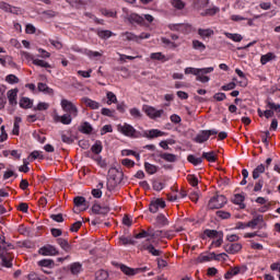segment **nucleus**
Listing matches in <instances>:
<instances>
[{
  "label": "nucleus",
  "instance_id": "nucleus-37",
  "mask_svg": "<svg viewBox=\"0 0 280 280\" xmlns=\"http://www.w3.org/2000/svg\"><path fill=\"white\" fill-rule=\"evenodd\" d=\"M124 36L125 40H133L135 43H139V36L135 35L130 32H125L121 34Z\"/></svg>",
  "mask_w": 280,
  "mask_h": 280
},
{
  "label": "nucleus",
  "instance_id": "nucleus-58",
  "mask_svg": "<svg viewBox=\"0 0 280 280\" xmlns=\"http://www.w3.org/2000/svg\"><path fill=\"white\" fill-rule=\"evenodd\" d=\"M198 82H202L203 84L209 82V77H207V73H199L197 74Z\"/></svg>",
  "mask_w": 280,
  "mask_h": 280
},
{
  "label": "nucleus",
  "instance_id": "nucleus-5",
  "mask_svg": "<svg viewBox=\"0 0 280 280\" xmlns=\"http://www.w3.org/2000/svg\"><path fill=\"white\" fill-rule=\"evenodd\" d=\"M61 108L65 110V113H68L67 115H70L72 117H78V107L73 102L68 100L61 101Z\"/></svg>",
  "mask_w": 280,
  "mask_h": 280
},
{
  "label": "nucleus",
  "instance_id": "nucleus-46",
  "mask_svg": "<svg viewBox=\"0 0 280 280\" xmlns=\"http://www.w3.org/2000/svg\"><path fill=\"white\" fill-rule=\"evenodd\" d=\"M151 60H162V62H165V55L163 52H153L150 56Z\"/></svg>",
  "mask_w": 280,
  "mask_h": 280
},
{
  "label": "nucleus",
  "instance_id": "nucleus-25",
  "mask_svg": "<svg viewBox=\"0 0 280 280\" xmlns=\"http://www.w3.org/2000/svg\"><path fill=\"white\" fill-rule=\"evenodd\" d=\"M57 244H59L60 248H62V250H66V253H69L71 250V245L65 238H58Z\"/></svg>",
  "mask_w": 280,
  "mask_h": 280
},
{
  "label": "nucleus",
  "instance_id": "nucleus-35",
  "mask_svg": "<svg viewBox=\"0 0 280 280\" xmlns=\"http://www.w3.org/2000/svg\"><path fill=\"white\" fill-rule=\"evenodd\" d=\"M144 250H148L151 255H153V257H159V255H161V250L154 248V245L150 244L148 246H143Z\"/></svg>",
  "mask_w": 280,
  "mask_h": 280
},
{
  "label": "nucleus",
  "instance_id": "nucleus-3",
  "mask_svg": "<svg viewBox=\"0 0 280 280\" xmlns=\"http://www.w3.org/2000/svg\"><path fill=\"white\" fill-rule=\"evenodd\" d=\"M156 237H163V231H155L153 228H148L147 230H141L140 233L135 235L136 240L145 238L147 242H150V240H156Z\"/></svg>",
  "mask_w": 280,
  "mask_h": 280
},
{
  "label": "nucleus",
  "instance_id": "nucleus-20",
  "mask_svg": "<svg viewBox=\"0 0 280 280\" xmlns=\"http://www.w3.org/2000/svg\"><path fill=\"white\" fill-rule=\"evenodd\" d=\"M75 207H80L81 211H86L89 206L86 205V199L84 197H75L74 198Z\"/></svg>",
  "mask_w": 280,
  "mask_h": 280
},
{
  "label": "nucleus",
  "instance_id": "nucleus-26",
  "mask_svg": "<svg viewBox=\"0 0 280 280\" xmlns=\"http://www.w3.org/2000/svg\"><path fill=\"white\" fill-rule=\"evenodd\" d=\"M144 170H145L147 174H151L152 175V174H156V172H159V166L145 162L144 163Z\"/></svg>",
  "mask_w": 280,
  "mask_h": 280
},
{
  "label": "nucleus",
  "instance_id": "nucleus-18",
  "mask_svg": "<svg viewBox=\"0 0 280 280\" xmlns=\"http://www.w3.org/2000/svg\"><path fill=\"white\" fill-rule=\"evenodd\" d=\"M196 143H205L206 141H209V133L207 130H201L194 139Z\"/></svg>",
  "mask_w": 280,
  "mask_h": 280
},
{
  "label": "nucleus",
  "instance_id": "nucleus-54",
  "mask_svg": "<svg viewBox=\"0 0 280 280\" xmlns=\"http://www.w3.org/2000/svg\"><path fill=\"white\" fill-rule=\"evenodd\" d=\"M130 115L131 117H135V119H141V117H143V115L141 114V110H139L138 108H131Z\"/></svg>",
  "mask_w": 280,
  "mask_h": 280
},
{
  "label": "nucleus",
  "instance_id": "nucleus-14",
  "mask_svg": "<svg viewBox=\"0 0 280 280\" xmlns=\"http://www.w3.org/2000/svg\"><path fill=\"white\" fill-rule=\"evenodd\" d=\"M240 250H242V244L240 243H232L225 246V253H229V255H236Z\"/></svg>",
  "mask_w": 280,
  "mask_h": 280
},
{
  "label": "nucleus",
  "instance_id": "nucleus-39",
  "mask_svg": "<svg viewBox=\"0 0 280 280\" xmlns=\"http://www.w3.org/2000/svg\"><path fill=\"white\" fill-rule=\"evenodd\" d=\"M226 38H230L231 40H234V43H242V37L241 34H233V33H224Z\"/></svg>",
  "mask_w": 280,
  "mask_h": 280
},
{
  "label": "nucleus",
  "instance_id": "nucleus-13",
  "mask_svg": "<svg viewBox=\"0 0 280 280\" xmlns=\"http://www.w3.org/2000/svg\"><path fill=\"white\" fill-rule=\"evenodd\" d=\"M213 71V67L210 68H202V69H198V68H186L185 69V74L186 75H198L199 73H211Z\"/></svg>",
  "mask_w": 280,
  "mask_h": 280
},
{
  "label": "nucleus",
  "instance_id": "nucleus-53",
  "mask_svg": "<svg viewBox=\"0 0 280 280\" xmlns=\"http://www.w3.org/2000/svg\"><path fill=\"white\" fill-rule=\"evenodd\" d=\"M80 270H82V265H80V262H74L71 265L72 275H78Z\"/></svg>",
  "mask_w": 280,
  "mask_h": 280
},
{
  "label": "nucleus",
  "instance_id": "nucleus-30",
  "mask_svg": "<svg viewBox=\"0 0 280 280\" xmlns=\"http://www.w3.org/2000/svg\"><path fill=\"white\" fill-rule=\"evenodd\" d=\"M37 89L42 93H47L48 95H54V90L51 88L47 86V84H45V83H38Z\"/></svg>",
  "mask_w": 280,
  "mask_h": 280
},
{
  "label": "nucleus",
  "instance_id": "nucleus-23",
  "mask_svg": "<svg viewBox=\"0 0 280 280\" xmlns=\"http://www.w3.org/2000/svg\"><path fill=\"white\" fill-rule=\"evenodd\" d=\"M214 32L211 28H199L198 30V35L201 38H211V36H213Z\"/></svg>",
  "mask_w": 280,
  "mask_h": 280
},
{
  "label": "nucleus",
  "instance_id": "nucleus-19",
  "mask_svg": "<svg viewBox=\"0 0 280 280\" xmlns=\"http://www.w3.org/2000/svg\"><path fill=\"white\" fill-rule=\"evenodd\" d=\"M160 159H163V161H166V163H176L178 161V156L174 153H160Z\"/></svg>",
  "mask_w": 280,
  "mask_h": 280
},
{
  "label": "nucleus",
  "instance_id": "nucleus-7",
  "mask_svg": "<svg viewBox=\"0 0 280 280\" xmlns=\"http://www.w3.org/2000/svg\"><path fill=\"white\" fill-rule=\"evenodd\" d=\"M246 270H248V267H246V265H243L241 267H231L230 270L224 275V279H233V277L240 275V272H246Z\"/></svg>",
  "mask_w": 280,
  "mask_h": 280
},
{
  "label": "nucleus",
  "instance_id": "nucleus-51",
  "mask_svg": "<svg viewBox=\"0 0 280 280\" xmlns=\"http://www.w3.org/2000/svg\"><path fill=\"white\" fill-rule=\"evenodd\" d=\"M121 154H122V156H136V159H140V155H139V153H137V152H135V151H132V150H122L121 151Z\"/></svg>",
  "mask_w": 280,
  "mask_h": 280
},
{
  "label": "nucleus",
  "instance_id": "nucleus-33",
  "mask_svg": "<svg viewBox=\"0 0 280 280\" xmlns=\"http://www.w3.org/2000/svg\"><path fill=\"white\" fill-rule=\"evenodd\" d=\"M21 121H23L21 119V117L14 118L12 135L19 136V130L21 128Z\"/></svg>",
  "mask_w": 280,
  "mask_h": 280
},
{
  "label": "nucleus",
  "instance_id": "nucleus-16",
  "mask_svg": "<svg viewBox=\"0 0 280 280\" xmlns=\"http://www.w3.org/2000/svg\"><path fill=\"white\" fill-rule=\"evenodd\" d=\"M160 209H165V201L163 199H156L154 202L150 205L151 213H156Z\"/></svg>",
  "mask_w": 280,
  "mask_h": 280
},
{
  "label": "nucleus",
  "instance_id": "nucleus-38",
  "mask_svg": "<svg viewBox=\"0 0 280 280\" xmlns=\"http://www.w3.org/2000/svg\"><path fill=\"white\" fill-rule=\"evenodd\" d=\"M106 97H107L106 104L108 106H110V104H117V102H118L117 101V95H115V93H113V92H107Z\"/></svg>",
  "mask_w": 280,
  "mask_h": 280
},
{
  "label": "nucleus",
  "instance_id": "nucleus-4",
  "mask_svg": "<svg viewBox=\"0 0 280 280\" xmlns=\"http://www.w3.org/2000/svg\"><path fill=\"white\" fill-rule=\"evenodd\" d=\"M226 205V197L223 195H215L208 202V209H222Z\"/></svg>",
  "mask_w": 280,
  "mask_h": 280
},
{
  "label": "nucleus",
  "instance_id": "nucleus-10",
  "mask_svg": "<svg viewBox=\"0 0 280 280\" xmlns=\"http://www.w3.org/2000/svg\"><path fill=\"white\" fill-rule=\"evenodd\" d=\"M110 212V208L108 206H102L100 203H94L92 206V213H95L96 215H108Z\"/></svg>",
  "mask_w": 280,
  "mask_h": 280
},
{
  "label": "nucleus",
  "instance_id": "nucleus-17",
  "mask_svg": "<svg viewBox=\"0 0 280 280\" xmlns=\"http://www.w3.org/2000/svg\"><path fill=\"white\" fill-rule=\"evenodd\" d=\"M16 95H19V90L18 89L8 91L7 97L9 100V104H11V106H16V104H18Z\"/></svg>",
  "mask_w": 280,
  "mask_h": 280
},
{
  "label": "nucleus",
  "instance_id": "nucleus-48",
  "mask_svg": "<svg viewBox=\"0 0 280 280\" xmlns=\"http://www.w3.org/2000/svg\"><path fill=\"white\" fill-rule=\"evenodd\" d=\"M187 161H188V163H191L192 165H200V163H202L201 158H195L194 155H188Z\"/></svg>",
  "mask_w": 280,
  "mask_h": 280
},
{
  "label": "nucleus",
  "instance_id": "nucleus-59",
  "mask_svg": "<svg viewBox=\"0 0 280 280\" xmlns=\"http://www.w3.org/2000/svg\"><path fill=\"white\" fill-rule=\"evenodd\" d=\"M208 5H209V0L197 1V10H202V8H207Z\"/></svg>",
  "mask_w": 280,
  "mask_h": 280
},
{
  "label": "nucleus",
  "instance_id": "nucleus-57",
  "mask_svg": "<svg viewBox=\"0 0 280 280\" xmlns=\"http://www.w3.org/2000/svg\"><path fill=\"white\" fill-rule=\"evenodd\" d=\"M172 5L176 8V10H183L185 8V2L182 0H173Z\"/></svg>",
  "mask_w": 280,
  "mask_h": 280
},
{
  "label": "nucleus",
  "instance_id": "nucleus-21",
  "mask_svg": "<svg viewBox=\"0 0 280 280\" xmlns=\"http://www.w3.org/2000/svg\"><path fill=\"white\" fill-rule=\"evenodd\" d=\"M82 102L85 104V106H88L92 110H97V108H100V103H97V101H93L89 97H84L82 98Z\"/></svg>",
  "mask_w": 280,
  "mask_h": 280
},
{
  "label": "nucleus",
  "instance_id": "nucleus-43",
  "mask_svg": "<svg viewBox=\"0 0 280 280\" xmlns=\"http://www.w3.org/2000/svg\"><path fill=\"white\" fill-rule=\"evenodd\" d=\"M81 132L84 135H91V132H93V127L89 122H83L81 125Z\"/></svg>",
  "mask_w": 280,
  "mask_h": 280
},
{
  "label": "nucleus",
  "instance_id": "nucleus-55",
  "mask_svg": "<svg viewBox=\"0 0 280 280\" xmlns=\"http://www.w3.org/2000/svg\"><path fill=\"white\" fill-rule=\"evenodd\" d=\"M103 54H104L103 51L89 50L86 52V56H89V58H102Z\"/></svg>",
  "mask_w": 280,
  "mask_h": 280
},
{
  "label": "nucleus",
  "instance_id": "nucleus-1",
  "mask_svg": "<svg viewBox=\"0 0 280 280\" xmlns=\"http://www.w3.org/2000/svg\"><path fill=\"white\" fill-rule=\"evenodd\" d=\"M8 243H5V236H0V259L1 266L4 268H12V261H14V255L8 252Z\"/></svg>",
  "mask_w": 280,
  "mask_h": 280
},
{
  "label": "nucleus",
  "instance_id": "nucleus-47",
  "mask_svg": "<svg viewBox=\"0 0 280 280\" xmlns=\"http://www.w3.org/2000/svg\"><path fill=\"white\" fill-rule=\"evenodd\" d=\"M192 47L194 49H199L200 51H205V49H207V46H205L202 42L197 39L192 40Z\"/></svg>",
  "mask_w": 280,
  "mask_h": 280
},
{
  "label": "nucleus",
  "instance_id": "nucleus-27",
  "mask_svg": "<svg viewBox=\"0 0 280 280\" xmlns=\"http://www.w3.org/2000/svg\"><path fill=\"white\" fill-rule=\"evenodd\" d=\"M202 159H207L209 163H215L218 161V155L213 151L211 152H203Z\"/></svg>",
  "mask_w": 280,
  "mask_h": 280
},
{
  "label": "nucleus",
  "instance_id": "nucleus-12",
  "mask_svg": "<svg viewBox=\"0 0 280 280\" xmlns=\"http://www.w3.org/2000/svg\"><path fill=\"white\" fill-rule=\"evenodd\" d=\"M118 132H121V135H125V137H135V127L124 124V125H118Z\"/></svg>",
  "mask_w": 280,
  "mask_h": 280
},
{
  "label": "nucleus",
  "instance_id": "nucleus-62",
  "mask_svg": "<svg viewBox=\"0 0 280 280\" xmlns=\"http://www.w3.org/2000/svg\"><path fill=\"white\" fill-rule=\"evenodd\" d=\"M188 183H190V185L192 187H197L198 186V178L194 175H188Z\"/></svg>",
  "mask_w": 280,
  "mask_h": 280
},
{
  "label": "nucleus",
  "instance_id": "nucleus-24",
  "mask_svg": "<svg viewBox=\"0 0 280 280\" xmlns=\"http://www.w3.org/2000/svg\"><path fill=\"white\" fill-rule=\"evenodd\" d=\"M258 224H264V215H258L252 221L247 222V226L249 229H255L256 226H258Z\"/></svg>",
  "mask_w": 280,
  "mask_h": 280
},
{
  "label": "nucleus",
  "instance_id": "nucleus-22",
  "mask_svg": "<svg viewBox=\"0 0 280 280\" xmlns=\"http://www.w3.org/2000/svg\"><path fill=\"white\" fill-rule=\"evenodd\" d=\"M118 244L119 246H128V245L135 246V240L122 235L118 237Z\"/></svg>",
  "mask_w": 280,
  "mask_h": 280
},
{
  "label": "nucleus",
  "instance_id": "nucleus-34",
  "mask_svg": "<svg viewBox=\"0 0 280 280\" xmlns=\"http://www.w3.org/2000/svg\"><path fill=\"white\" fill-rule=\"evenodd\" d=\"M163 135H165V132H163L159 129H152V130L148 131L147 137L149 139H154L156 137H163Z\"/></svg>",
  "mask_w": 280,
  "mask_h": 280
},
{
  "label": "nucleus",
  "instance_id": "nucleus-64",
  "mask_svg": "<svg viewBox=\"0 0 280 280\" xmlns=\"http://www.w3.org/2000/svg\"><path fill=\"white\" fill-rule=\"evenodd\" d=\"M47 108H49V105L47 103H38L34 110H47Z\"/></svg>",
  "mask_w": 280,
  "mask_h": 280
},
{
  "label": "nucleus",
  "instance_id": "nucleus-41",
  "mask_svg": "<svg viewBox=\"0 0 280 280\" xmlns=\"http://www.w3.org/2000/svg\"><path fill=\"white\" fill-rule=\"evenodd\" d=\"M97 36L103 39L110 38V36H113V32L108 30H98Z\"/></svg>",
  "mask_w": 280,
  "mask_h": 280
},
{
  "label": "nucleus",
  "instance_id": "nucleus-28",
  "mask_svg": "<svg viewBox=\"0 0 280 280\" xmlns=\"http://www.w3.org/2000/svg\"><path fill=\"white\" fill-rule=\"evenodd\" d=\"M275 58H277V56L275 54L268 52V54L261 56L260 62H261V65H268V62H270L271 60H275Z\"/></svg>",
  "mask_w": 280,
  "mask_h": 280
},
{
  "label": "nucleus",
  "instance_id": "nucleus-44",
  "mask_svg": "<svg viewBox=\"0 0 280 280\" xmlns=\"http://www.w3.org/2000/svg\"><path fill=\"white\" fill-rule=\"evenodd\" d=\"M52 265L54 260L51 259H43L38 261V266H40L42 268H51Z\"/></svg>",
  "mask_w": 280,
  "mask_h": 280
},
{
  "label": "nucleus",
  "instance_id": "nucleus-2",
  "mask_svg": "<svg viewBox=\"0 0 280 280\" xmlns=\"http://www.w3.org/2000/svg\"><path fill=\"white\" fill-rule=\"evenodd\" d=\"M108 174H109V177L107 180V189L109 191H113V189H115V187H117L119 183L124 180V173L117 170L116 167H113L109 170Z\"/></svg>",
  "mask_w": 280,
  "mask_h": 280
},
{
  "label": "nucleus",
  "instance_id": "nucleus-45",
  "mask_svg": "<svg viewBox=\"0 0 280 280\" xmlns=\"http://www.w3.org/2000/svg\"><path fill=\"white\" fill-rule=\"evenodd\" d=\"M129 21H131V23H138V25H141V23H143V18L139 14H131Z\"/></svg>",
  "mask_w": 280,
  "mask_h": 280
},
{
  "label": "nucleus",
  "instance_id": "nucleus-42",
  "mask_svg": "<svg viewBox=\"0 0 280 280\" xmlns=\"http://www.w3.org/2000/svg\"><path fill=\"white\" fill-rule=\"evenodd\" d=\"M101 13L103 14V16H107V19H116L117 18V12L110 11L108 9H102Z\"/></svg>",
  "mask_w": 280,
  "mask_h": 280
},
{
  "label": "nucleus",
  "instance_id": "nucleus-9",
  "mask_svg": "<svg viewBox=\"0 0 280 280\" xmlns=\"http://www.w3.org/2000/svg\"><path fill=\"white\" fill-rule=\"evenodd\" d=\"M38 254L43 255L44 257H49V256L59 255L60 253L54 245H47V246L39 248Z\"/></svg>",
  "mask_w": 280,
  "mask_h": 280
},
{
  "label": "nucleus",
  "instance_id": "nucleus-32",
  "mask_svg": "<svg viewBox=\"0 0 280 280\" xmlns=\"http://www.w3.org/2000/svg\"><path fill=\"white\" fill-rule=\"evenodd\" d=\"M218 12H220V8L213 7L210 9H207L206 11H203L201 13V16H215V14H218Z\"/></svg>",
  "mask_w": 280,
  "mask_h": 280
},
{
  "label": "nucleus",
  "instance_id": "nucleus-63",
  "mask_svg": "<svg viewBox=\"0 0 280 280\" xmlns=\"http://www.w3.org/2000/svg\"><path fill=\"white\" fill-rule=\"evenodd\" d=\"M121 164L125 165V167H135V161L132 160L124 159Z\"/></svg>",
  "mask_w": 280,
  "mask_h": 280
},
{
  "label": "nucleus",
  "instance_id": "nucleus-49",
  "mask_svg": "<svg viewBox=\"0 0 280 280\" xmlns=\"http://www.w3.org/2000/svg\"><path fill=\"white\" fill-rule=\"evenodd\" d=\"M156 222L158 224H161V226H166V224H170V222L167 221V217L163 214L158 215Z\"/></svg>",
  "mask_w": 280,
  "mask_h": 280
},
{
  "label": "nucleus",
  "instance_id": "nucleus-11",
  "mask_svg": "<svg viewBox=\"0 0 280 280\" xmlns=\"http://www.w3.org/2000/svg\"><path fill=\"white\" fill-rule=\"evenodd\" d=\"M54 121L55 124H63V126H69V124L73 121V118L70 114H63L62 116L55 114Z\"/></svg>",
  "mask_w": 280,
  "mask_h": 280
},
{
  "label": "nucleus",
  "instance_id": "nucleus-50",
  "mask_svg": "<svg viewBox=\"0 0 280 280\" xmlns=\"http://www.w3.org/2000/svg\"><path fill=\"white\" fill-rule=\"evenodd\" d=\"M217 215L218 218H220V220H229V218H231L230 212L222 211V210L217 211Z\"/></svg>",
  "mask_w": 280,
  "mask_h": 280
},
{
  "label": "nucleus",
  "instance_id": "nucleus-29",
  "mask_svg": "<svg viewBox=\"0 0 280 280\" xmlns=\"http://www.w3.org/2000/svg\"><path fill=\"white\" fill-rule=\"evenodd\" d=\"M266 172V166L264 164L258 165L254 171H253V178L257 180L259 178L260 174H264Z\"/></svg>",
  "mask_w": 280,
  "mask_h": 280
},
{
  "label": "nucleus",
  "instance_id": "nucleus-52",
  "mask_svg": "<svg viewBox=\"0 0 280 280\" xmlns=\"http://www.w3.org/2000/svg\"><path fill=\"white\" fill-rule=\"evenodd\" d=\"M5 81H7L9 84H19V79H18V77L14 75V74H9V75H7Z\"/></svg>",
  "mask_w": 280,
  "mask_h": 280
},
{
  "label": "nucleus",
  "instance_id": "nucleus-40",
  "mask_svg": "<svg viewBox=\"0 0 280 280\" xmlns=\"http://www.w3.org/2000/svg\"><path fill=\"white\" fill-rule=\"evenodd\" d=\"M95 279L96 280H106V279H108V271H106L104 269H101V270L96 271Z\"/></svg>",
  "mask_w": 280,
  "mask_h": 280
},
{
  "label": "nucleus",
  "instance_id": "nucleus-60",
  "mask_svg": "<svg viewBox=\"0 0 280 280\" xmlns=\"http://www.w3.org/2000/svg\"><path fill=\"white\" fill-rule=\"evenodd\" d=\"M232 202H234V205H242V202H244V196L240 194L235 195Z\"/></svg>",
  "mask_w": 280,
  "mask_h": 280
},
{
  "label": "nucleus",
  "instance_id": "nucleus-8",
  "mask_svg": "<svg viewBox=\"0 0 280 280\" xmlns=\"http://www.w3.org/2000/svg\"><path fill=\"white\" fill-rule=\"evenodd\" d=\"M119 268L124 275H127V277H135V275H139V272H145L147 268H130L126 265H119Z\"/></svg>",
  "mask_w": 280,
  "mask_h": 280
},
{
  "label": "nucleus",
  "instance_id": "nucleus-15",
  "mask_svg": "<svg viewBox=\"0 0 280 280\" xmlns=\"http://www.w3.org/2000/svg\"><path fill=\"white\" fill-rule=\"evenodd\" d=\"M212 259H220V256H215V253H210L209 255H200L196 259V264H205L207 261H212Z\"/></svg>",
  "mask_w": 280,
  "mask_h": 280
},
{
  "label": "nucleus",
  "instance_id": "nucleus-56",
  "mask_svg": "<svg viewBox=\"0 0 280 280\" xmlns=\"http://www.w3.org/2000/svg\"><path fill=\"white\" fill-rule=\"evenodd\" d=\"M91 150L94 154H100V152H102V142H95V144L92 145Z\"/></svg>",
  "mask_w": 280,
  "mask_h": 280
},
{
  "label": "nucleus",
  "instance_id": "nucleus-31",
  "mask_svg": "<svg viewBox=\"0 0 280 280\" xmlns=\"http://www.w3.org/2000/svg\"><path fill=\"white\" fill-rule=\"evenodd\" d=\"M33 102H32V100H30V97H22L21 100H20V106H21V108H32V106H33Z\"/></svg>",
  "mask_w": 280,
  "mask_h": 280
},
{
  "label": "nucleus",
  "instance_id": "nucleus-6",
  "mask_svg": "<svg viewBox=\"0 0 280 280\" xmlns=\"http://www.w3.org/2000/svg\"><path fill=\"white\" fill-rule=\"evenodd\" d=\"M142 110L149 116L150 119H159V117H163V114L165 113V110L156 109L150 105H144Z\"/></svg>",
  "mask_w": 280,
  "mask_h": 280
},
{
  "label": "nucleus",
  "instance_id": "nucleus-61",
  "mask_svg": "<svg viewBox=\"0 0 280 280\" xmlns=\"http://www.w3.org/2000/svg\"><path fill=\"white\" fill-rule=\"evenodd\" d=\"M122 224L125 226H132V219L130 217H128V214H125L122 217Z\"/></svg>",
  "mask_w": 280,
  "mask_h": 280
},
{
  "label": "nucleus",
  "instance_id": "nucleus-36",
  "mask_svg": "<svg viewBox=\"0 0 280 280\" xmlns=\"http://www.w3.org/2000/svg\"><path fill=\"white\" fill-rule=\"evenodd\" d=\"M33 65H35L36 67H43L44 69H51V65L42 59H33Z\"/></svg>",
  "mask_w": 280,
  "mask_h": 280
}]
</instances>
